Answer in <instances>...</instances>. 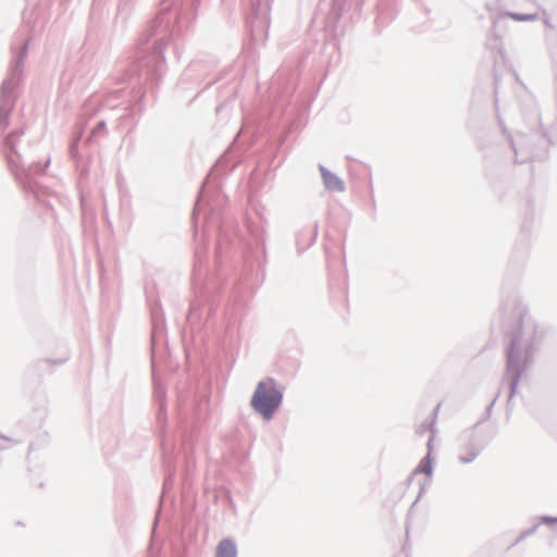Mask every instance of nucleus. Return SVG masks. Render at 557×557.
Wrapping results in <instances>:
<instances>
[{
  "label": "nucleus",
  "mask_w": 557,
  "mask_h": 557,
  "mask_svg": "<svg viewBox=\"0 0 557 557\" xmlns=\"http://www.w3.org/2000/svg\"><path fill=\"white\" fill-rule=\"evenodd\" d=\"M282 401V393L273 379H267L257 385L251 398L252 408L263 418L271 419Z\"/></svg>",
  "instance_id": "nucleus-1"
},
{
  "label": "nucleus",
  "mask_w": 557,
  "mask_h": 557,
  "mask_svg": "<svg viewBox=\"0 0 557 557\" xmlns=\"http://www.w3.org/2000/svg\"><path fill=\"white\" fill-rule=\"evenodd\" d=\"M535 337V331L533 330L528 339L522 338V329L519 326L517 331L510 334V344L507 350V357L509 362H516L520 358H528L531 354L533 346V338Z\"/></svg>",
  "instance_id": "nucleus-2"
},
{
  "label": "nucleus",
  "mask_w": 557,
  "mask_h": 557,
  "mask_svg": "<svg viewBox=\"0 0 557 557\" xmlns=\"http://www.w3.org/2000/svg\"><path fill=\"white\" fill-rule=\"evenodd\" d=\"M237 550L233 541L225 539L222 540L216 546L215 557H236Z\"/></svg>",
  "instance_id": "nucleus-3"
},
{
  "label": "nucleus",
  "mask_w": 557,
  "mask_h": 557,
  "mask_svg": "<svg viewBox=\"0 0 557 557\" xmlns=\"http://www.w3.org/2000/svg\"><path fill=\"white\" fill-rule=\"evenodd\" d=\"M322 175L327 189L336 191L344 190V184L336 175L324 170L322 171Z\"/></svg>",
  "instance_id": "nucleus-4"
},
{
  "label": "nucleus",
  "mask_w": 557,
  "mask_h": 557,
  "mask_svg": "<svg viewBox=\"0 0 557 557\" xmlns=\"http://www.w3.org/2000/svg\"><path fill=\"white\" fill-rule=\"evenodd\" d=\"M543 521L545 523H557V518H548V517H546V518H543Z\"/></svg>",
  "instance_id": "nucleus-5"
},
{
  "label": "nucleus",
  "mask_w": 557,
  "mask_h": 557,
  "mask_svg": "<svg viewBox=\"0 0 557 557\" xmlns=\"http://www.w3.org/2000/svg\"><path fill=\"white\" fill-rule=\"evenodd\" d=\"M474 457V455H472L470 458H461L465 462H469L472 460V458Z\"/></svg>",
  "instance_id": "nucleus-6"
},
{
  "label": "nucleus",
  "mask_w": 557,
  "mask_h": 557,
  "mask_svg": "<svg viewBox=\"0 0 557 557\" xmlns=\"http://www.w3.org/2000/svg\"><path fill=\"white\" fill-rule=\"evenodd\" d=\"M516 20H522L521 17L519 16H516V15H512Z\"/></svg>",
  "instance_id": "nucleus-7"
}]
</instances>
